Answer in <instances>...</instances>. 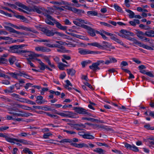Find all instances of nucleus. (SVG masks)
Returning a JSON list of instances; mask_svg holds the SVG:
<instances>
[{"label":"nucleus","instance_id":"obj_1","mask_svg":"<svg viewBox=\"0 0 154 154\" xmlns=\"http://www.w3.org/2000/svg\"><path fill=\"white\" fill-rule=\"evenodd\" d=\"M105 34L111 36L110 38L112 40L122 45L123 46L126 48H128V46L124 44L121 40L117 38L116 35L113 34L112 33H109L103 30L102 33V34H101L100 35L102 36V38L103 39L105 40H107L108 38L105 36Z\"/></svg>","mask_w":154,"mask_h":154},{"label":"nucleus","instance_id":"obj_2","mask_svg":"<svg viewBox=\"0 0 154 154\" xmlns=\"http://www.w3.org/2000/svg\"><path fill=\"white\" fill-rule=\"evenodd\" d=\"M88 45L97 47L102 50L106 49L110 47V44L106 41H103L101 44L97 42H94L88 43Z\"/></svg>","mask_w":154,"mask_h":154},{"label":"nucleus","instance_id":"obj_3","mask_svg":"<svg viewBox=\"0 0 154 154\" xmlns=\"http://www.w3.org/2000/svg\"><path fill=\"white\" fill-rule=\"evenodd\" d=\"M49 11H46L44 13V15L46 17V18L45 19V21L48 24L52 26L54 25V23L56 20L54 18L49 15Z\"/></svg>","mask_w":154,"mask_h":154},{"label":"nucleus","instance_id":"obj_4","mask_svg":"<svg viewBox=\"0 0 154 154\" xmlns=\"http://www.w3.org/2000/svg\"><path fill=\"white\" fill-rule=\"evenodd\" d=\"M56 42L57 44H46V46L50 48H58L63 47V46H62V45H71L73 47L75 46V45L74 44L71 45L69 44H67L64 42L61 41H56Z\"/></svg>","mask_w":154,"mask_h":154},{"label":"nucleus","instance_id":"obj_5","mask_svg":"<svg viewBox=\"0 0 154 154\" xmlns=\"http://www.w3.org/2000/svg\"><path fill=\"white\" fill-rule=\"evenodd\" d=\"M64 2L66 3V4L62 5L63 6H62V7H63L65 9L69 10L70 11H72L73 12L78 14H80L81 13H82V12L83 11L82 10H80L74 8H72L69 6V5L70 4L69 3L65 1H64Z\"/></svg>","mask_w":154,"mask_h":154},{"label":"nucleus","instance_id":"obj_6","mask_svg":"<svg viewBox=\"0 0 154 154\" xmlns=\"http://www.w3.org/2000/svg\"><path fill=\"white\" fill-rule=\"evenodd\" d=\"M21 53H25L24 55L26 57H29L30 59L40 56V54H35L34 52L26 50H22Z\"/></svg>","mask_w":154,"mask_h":154},{"label":"nucleus","instance_id":"obj_7","mask_svg":"<svg viewBox=\"0 0 154 154\" xmlns=\"http://www.w3.org/2000/svg\"><path fill=\"white\" fill-rule=\"evenodd\" d=\"M118 35L121 37L125 38H126L128 36H134V34L133 32L125 29H122L120 31Z\"/></svg>","mask_w":154,"mask_h":154},{"label":"nucleus","instance_id":"obj_8","mask_svg":"<svg viewBox=\"0 0 154 154\" xmlns=\"http://www.w3.org/2000/svg\"><path fill=\"white\" fill-rule=\"evenodd\" d=\"M14 27L17 29H23L26 31H30L35 33H38L37 31L29 27H26L22 25H20L19 26H17L14 25Z\"/></svg>","mask_w":154,"mask_h":154},{"label":"nucleus","instance_id":"obj_9","mask_svg":"<svg viewBox=\"0 0 154 154\" xmlns=\"http://www.w3.org/2000/svg\"><path fill=\"white\" fill-rule=\"evenodd\" d=\"M136 34L137 36L140 39L142 40L143 41H145L147 42L149 41V38H147L144 36L146 35L145 33L143 32L139 31L138 30H135Z\"/></svg>","mask_w":154,"mask_h":154},{"label":"nucleus","instance_id":"obj_10","mask_svg":"<svg viewBox=\"0 0 154 154\" xmlns=\"http://www.w3.org/2000/svg\"><path fill=\"white\" fill-rule=\"evenodd\" d=\"M79 53L82 55L87 54H97L100 53L99 52L97 51H93L88 50L85 49L79 48Z\"/></svg>","mask_w":154,"mask_h":154},{"label":"nucleus","instance_id":"obj_11","mask_svg":"<svg viewBox=\"0 0 154 154\" xmlns=\"http://www.w3.org/2000/svg\"><path fill=\"white\" fill-rule=\"evenodd\" d=\"M104 63V61L103 60H98L96 62L93 63L90 66L89 68L93 71H95L97 69H100L99 66L101 63Z\"/></svg>","mask_w":154,"mask_h":154},{"label":"nucleus","instance_id":"obj_12","mask_svg":"<svg viewBox=\"0 0 154 154\" xmlns=\"http://www.w3.org/2000/svg\"><path fill=\"white\" fill-rule=\"evenodd\" d=\"M83 28L87 30V32L91 36H95V31L94 29L87 25H83Z\"/></svg>","mask_w":154,"mask_h":154},{"label":"nucleus","instance_id":"obj_13","mask_svg":"<svg viewBox=\"0 0 154 154\" xmlns=\"http://www.w3.org/2000/svg\"><path fill=\"white\" fill-rule=\"evenodd\" d=\"M35 50L37 51H41L42 52H49L51 50L47 47L42 46H38L35 47Z\"/></svg>","mask_w":154,"mask_h":154},{"label":"nucleus","instance_id":"obj_14","mask_svg":"<svg viewBox=\"0 0 154 154\" xmlns=\"http://www.w3.org/2000/svg\"><path fill=\"white\" fill-rule=\"evenodd\" d=\"M74 109L78 113L82 114H87L88 115L91 116V114L87 112L86 110L83 108L75 107L74 108Z\"/></svg>","mask_w":154,"mask_h":154},{"label":"nucleus","instance_id":"obj_15","mask_svg":"<svg viewBox=\"0 0 154 154\" xmlns=\"http://www.w3.org/2000/svg\"><path fill=\"white\" fill-rule=\"evenodd\" d=\"M15 141L21 143L23 145H29V142L27 140H24V139H17L16 138H11V141L10 143H13L14 144H15Z\"/></svg>","mask_w":154,"mask_h":154},{"label":"nucleus","instance_id":"obj_16","mask_svg":"<svg viewBox=\"0 0 154 154\" xmlns=\"http://www.w3.org/2000/svg\"><path fill=\"white\" fill-rule=\"evenodd\" d=\"M42 30L48 36H52L55 35V30H49L45 28H43Z\"/></svg>","mask_w":154,"mask_h":154},{"label":"nucleus","instance_id":"obj_17","mask_svg":"<svg viewBox=\"0 0 154 154\" xmlns=\"http://www.w3.org/2000/svg\"><path fill=\"white\" fill-rule=\"evenodd\" d=\"M17 46L16 45L10 46L9 48V51L10 52L14 53H21L22 50L17 49Z\"/></svg>","mask_w":154,"mask_h":154},{"label":"nucleus","instance_id":"obj_18","mask_svg":"<svg viewBox=\"0 0 154 154\" xmlns=\"http://www.w3.org/2000/svg\"><path fill=\"white\" fill-rule=\"evenodd\" d=\"M18 112H21V113H16L15 114V116H17L19 117H28L30 116H32V114L30 113H26L22 111H18Z\"/></svg>","mask_w":154,"mask_h":154},{"label":"nucleus","instance_id":"obj_19","mask_svg":"<svg viewBox=\"0 0 154 154\" xmlns=\"http://www.w3.org/2000/svg\"><path fill=\"white\" fill-rule=\"evenodd\" d=\"M117 62V60L114 57L111 56L109 57V59L106 60L105 61H104V63H102L103 64H105L106 65H109L110 63H115Z\"/></svg>","mask_w":154,"mask_h":154},{"label":"nucleus","instance_id":"obj_20","mask_svg":"<svg viewBox=\"0 0 154 154\" xmlns=\"http://www.w3.org/2000/svg\"><path fill=\"white\" fill-rule=\"evenodd\" d=\"M33 10L39 14H41L43 13V14L45 12L46 10H45L44 8L37 7V6H34L33 8Z\"/></svg>","mask_w":154,"mask_h":154},{"label":"nucleus","instance_id":"obj_21","mask_svg":"<svg viewBox=\"0 0 154 154\" xmlns=\"http://www.w3.org/2000/svg\"><path fill=\"white\" fill-rule=\"evenodd\" d=\"M63 112L66 113V117L72 118H78L75 113L71 111H65Z\"/></svg>","mask_w":154,"mask_h":154},{"label":"nucleus","instance_id":"obj_22","mask_svg":"<svg viewBox=\"0 0 154 154\" xmlns=\"http://www.w3.org/2000/svg\"><path fill=\"white\" fill-rule=\"evenodd\" d=\"M82 120H86L88 121H90L93 122H100L101 123H104L105 122L102 120H100L99 119H96L92 118H82Z\"/></svg>","mask_w":154,"mask_h":154},{"label":"nucleus","instance_id":"obj_23","mask_svg":"<svg viewBox=\"0 0 154 154\" xmlns=\"http://www.w3.org/2000/svg\"><path fill=\"white\" fill-rule=\"evenodd\" d=\"M6 28L11 33H15L18 35H23V33L19 31H17L11 27L7 26Z\"/></svg>","mask_w":154,"mask_h":154},{"label":"nucleus","instance_id":"obj_24","mask_svg":"<svg viewBox=\"0 0 154 154\" xmlns=\"http://www.w3.org/2000/svg\"><path fill=\"white\" fill-rule=\"evenodd\" d=\"M148 141L149 143L148 146L151 149H152L154 148V137H150L148 139Z\"/></svg>","mask_w":154,"mask_h":154},{"label":"nucleus","instance_id":"obj_25","mask_svg":"<svg viewBox=\"0 0 154 154\" xmlns=\"http://www.w3.org/2000/svg\"><path fill=\"white\" fill-rule=\"evenodd\" d=\"M36 102L38 104H42L45 103V100H43V97L41 96H38L36 97Z\"/></svg>","mask_w":154,"mask_h":154},{"label":"nucleus","instance_id":"obj_26","mask_svg":"<svg viewBox=\"0 0 154 154\" xmlns=\"http://www.w3.org/2000/svg\"><path fill=\"white\" fill-rule=\"evenodd\" d=\"M74 146L75 147L79 148H82V147L88 148V145L84 143H75L74 144Z\"/></svg>","mask_w":154,"mask_h":154},{"label":"nucleus","instance_id":"obj_27","mask_svg":"<svg viewBox=\"0 0 154 154\" xmlns=\"http://www.w3.org/2000/svg\"><path fill=\"white\" fill-rule=\"evenodd\" d=\"M50 3L54 5H57L58 6H60L63 4H66V3L64 2V1L60 0L58 1H51Z\"/></svg>","mask_w":154,"mask_h":154},{"label":"nucleus","instance_id":"obj_28","mask_svg":"<svg viewBox=\"0 0 154 154\" xmlns=\"http://www.w3.org/2000/svg\"><path fill=\"white\" fill-rule=\"evenodd\" d=\"M56 24V27L58 28L63 30H65L66 29V26H63L61 25L58 22L55 20V22L54 23V24Z\"/></svg>","mask_w":154,"mask_h":154},{"label":"nucleus","instance_id":"obj_29","mask_svg":"<svg viewBox=\"0 0 154 154\" xmlns=\"http://www.w3.org/2000/svg\"><path fill=\"white\" fill-rule=\"evenodd\" d=\"M15 4L18 6L21 7L23 8L26 10L30 11L29 8L28 7L24 5L21 3L20 2H16L15 3Z\"/></svg>","mask_w":154,"mask_h":154},{"label":"nucleus","instance_id":"obj_30","mask_svg":"<svg viewBox=\"0 0 154 154\" xmlns=\"http://www.w3.org/2000/svg\"><path fill=\"white\" fill-rule=\"evenodd\" d=\"M145 35L149 37H154V31L150 30L145 32Z\"/></svg>","mask_w":154,"mask_h":154},{"label":"nucleus","instance_id":"obj_31","mask_svg":"<svg viewBox=\"0 0 154 154\" xmlns=\"http://www.w3.org/2000/svg\"><path fill=\"white\" fill-rule=\"evenodd\" d=\"M43 58L48 63V64L52 68H54V64L51 63L50 60H49L48 57L47 56H44L43 57Z\"/></svg>","mask_w":154,"mask_h":154},{"label":"nucleus","instance_id":"obj_32","mask_svg":"<svg viewBox=\"0 0 154 154\" xmlns=\"http://www.w3.org/2000/svg\"><path fill=\"white\" fill-rule=\"evenodd\" d=\"M36 60L38 61V63L40 64V66L39 68L41 70H44L46 66L40 60L37 59Z\"/></svg>","mask_w":154,"mask_h":154},{"label":"nucleus","instance_id":"obj_33","mask_svg":"<svg viewBox=\"0 0 154 154\" xmlns=\"http://www.w3.org/2000/svg\"><path fill=\"white\" fill-rule=\"evenodd\" d=\"M78 20L79 21V23L81 25V26H82L83 28V25H84L83 24H90L89 22H88L86 20H82L81 19H78Z\"/></svg>","mask_w":154,"mask_h":154},{"label":"nucleus","instance_id":"obj_34","mask_svg":"<svg viewBox=\"0 0 154 154\" xmlns=\"http://www.w3.org/2000/svg\"><path fill=\"white\" fill-rule=\"evenodd\" d=\"M15 17L17 18L20 19L22 20L23 22H26L27 21V19L23 16L20 15H15Z\"/></svg>","mask_w":154,"mask_h":154},{"label":"nucleus","instance_id":"obj_35","mask_svg":"<svg viewBox=\"0 0 154 154\" xmlns=\"http://www.w3.org/2000/svg\"><path fill=\"white\" fill-rule=\"evenodd\" d=\"M129 23L131 25L134 26H136L137 24H140V21L139 20L134 19L133 21H130Z\"/></svg>","mask_w":154,"mask_h":154},{"label":"nucleus","instance_id":"obj_36","mask_svg":"<svg viewBox=\"0 0 154 154\" xmlns=\"http://www.w3.org/2000/svg\"><path fill=\"white\" fill-rule=\"evenodd\" d=\"M0 137L5 138L6 140L8 142L10 143L11 138L6 135H4L2 133H0Z\"/></svg>","mask_w":154,"mask_h":154},{"label":"nucleus","instance_id":"obj_37","mask_svg":"<svg viewBox=\"0 0 154 154\" xmlns=\"http://www.w3.org/2000/svg\"><path fill=\"white\" fill-rule=\"evenodd\" d=\"M87 14L88 16H95L97 15V12L95 11H89L87 12Z\"/></svg>","mask_w":154,"mask_h":154},{"label":"nucleus","instance_id":"obj_38","mask_svg":"<svg viewBox=\"0 0 154 154\" xmlns=\"http://www.w3.org/2000/svg\"><path fill=\"white\" fill-rule=\"evenodd\" d=\"M51 40L49 39H35L34 40V41L35 42H50Z\"/></svg>","mask_w":154,"mask_h":154},{"label":"nucleus","instance_id":"obj_39","mask_svg":"<svg viewBox=\"0 0 154 154\" xmlns=\"http://www.w3.org/2000/svg\"><path fill=\"white\" fill-rule=\"evenodd\" d=\"M113 7L114 8L119 12L121 13H123V11L122 10L121 8L119 7V5H117L116 4H114L113 5Z\"/></svg>","mask_w":154,"mask_h":154},{"label":"nucleus","instance_id":"obj_40","mask_svg":"<svg viewBox=\"0 0 154 154\" xmlns=\"http://www.w3.org/2000/svg\"><path fill=\"white\" fill-rule=\"evenodd\" d=\"M75 37L84 40H89V38L86 36L81 35H75Z\"/></svg>","mask_w":154,"mask_h":154},{"label":"nucleus","instance_id":"obj_41","mask_svg":"<svg viewBox=\"0 0 154 154\" xmlns=\"http://www.w3.org/2000/svg\"><path fill=\"white\" fill-rule=\"evenodd\" d=\"M16 60V57L13 56H11L8 59V61L11 65L13 64Z\"/></svg>","mask_w":154,"mask_h":154},{"label":"nucleus","instance_id":"obj_42","mask_svg":"<svg viewBox=\"0 0 154 154\" xmlns=\"http://www.w3.org/2000/svg\"><path fill=\"white\" fill-rule=\"evenodd\" d=\"M43 110L45 111H57V110L54 109H53L51 108H49L48 106L47 105H45V106H43Z\"/></svg>","mask_w":154,"mask_h":154},{"label":"nucleus","instance_id":"obj_43","mask_svg":"<svg viewBox=\"0 0 154 154\" xmlns=\"http://www.w3.org/2000/svg\"><path fill=\"white\" fill-rule=\"evenodd\" d=\"M55 34H57V35L63 38H67V36L64 34L63 33L60 32L55 31Z\"/></svg>","mask_w":154,"mask_h":154},{"label":"nucleus","instance_id":"obj_44","mask_svg":"<svg viewBox=\"0 0 154 154\" xmlns=\"http://www.w3.org/2000/svg\"><path fill=\"white\" fill-rule=\"evenodd\" d=\"M83 137L84 138L87 139H93L94 137L89 134H85L83 135Z\"/></svg>","mask_w":154,"mask_h":154},{"label":"nucleus","instance_id":"obj_45","mask_svg":"<svg viewBox=\"0 0 154 154\" xmlns=\"http://www.w3.org/2000/svg\"><path fill=\"white\" fill-rule=\"evenodd\" d=\"M94 151L100 154H104L105 152L104 150L100 148H97L94 150Z\"/></svg>","mask_w":154,"mask_h":154},{"label":"nucleus","instance_id":"obj_46","mask_svg":"<svg viewBox=\"0 0 154 154\" xmlns=\"http://www.w3.org/2000/svg\"><path fill=\"white\" fill-rule=\"evenodd\" d=\"M67 66V65H65L62 63H58V67L61 70H63L64 69V68L65 67Z\"/></svg>","mask_w":154,"mask_h":154},{"label":"nucleus","instance_id":"obj_47","mask_svg":"<svg viewBox=\"0 0 154 154\" xmlns=\"http://www.w3.org/2000/svg\"><path fill=\"white\" fill-rule=\"evenodd\" d=\"M67 73L71 75H73L75 73V71L73 69H67Z\"/></svg>","mask_w":154,"mask_h":154},{"label":"nucleus","instance_id":"obj_48","mask_svg":"<svg viewBox=\"0 0 154 154\" xmlns=\"http://www.w3.org/2000/svg\"><path fill=\"white\" fill-rule=\"evenodd\" d=\"M126 11L129 14V17L131 18H134V12L132 11L131 10L129 9H126Z\"/></svg>","mask_w":154,"mask_h":154},{"label":"nucleus","instance_id":"obj_49","mask_svg":"<svg viewBox=\"0 0 154 154\" xmlns=\"http://www.w3.org/2000/svg\"><path fill=\"white\" fill-rule=\"evenodd\" d=\"M5 37H6L9 38L7 40H5V41H7L4 42V43L5 44H10L13 43V38H12L8 37V36H5Z\"/></svg>","mask_w":154,"mask_h":154},{"label":"nucleus","instance_id":"obj_50","mask_svg":"<svg viewBox=\"0 0 154 154\" xmlns=\"http://www.w3.org/2000/svg\"><path fill=\"white\" fill-rule=\"evenodd\" d=\"M8 63V60L5 58L1 57L0 58V64H6Z\"/></svg>","mask_w":154,"mask_h":154},{"label":"nucleus","instance_id":"obj_51","mask_svg":"<svg viewBox=\"0 0 154 154\" xmlns=\"http://www.w3.org/2000/svg\"><path fill=\"white\" fill-rule=\"evenodd\" d=\"M7 74H9L13 78L17 79V72L8 73Z\"/></svg>","mask_w":154,"mask_h":154},{"label":"nucleus","instance_id":"obj_52","mask_svg":"<svg viewBox=\"0 0 154 154\" xmlns=\"http://www.w3.org/2000/svg\"><path fill=\"white\" fill-rule=\"evenodd\" d=\"M0 13L2 14H4V15L11 17H12L11 14H9L7 12H5L3 10H0Z\"/></svg>","mask_w":154,"mask_h":154},{"label":"nucleus","instance_id":"obj_53","mask_svg":"<svg viewBox=\"0 0 154 154\" xmlns=\"http://www.w3.org/2000/svg\"><path fill=\"white\" fill-rule=\"evenodd\" d=\"M52 135V134L50 132L46 133L43 134V137L44 139H47L49 137Z\"/></svg>","mask_w":154,"mask_h":154},{"label":"nucleus","instance_id":"obj_54","mask_svg":"<svg viewBox=\"0 0 154 154\" xmlns=\"http://www.w3.org/2000/svg\"><path fill=\"white\" fill-rule=\"evenodd\" d=\"M55 113L56 114L61 116L66 117V113L65 112H58L57 111H55Z\"/></svg>","mask_w":154,"mask_h":154},{"label":"nucleus","instance_id":"obj_55","mask_svg":"<svg viewBox=\"0 0 154 154\" xmlns=\"http://www.w3.org/2000/svg\"><path fill=\"white\" fill-rule=\"evenodd\" d=\"M23 77L30 80H32V77L31 76L29 75L28 74L25 72H24V74H23Z\"/></svg>","mask_w":154,"mask_h":154},{"label":"nucleus","instance_id":"obj_56","mask_svg":"<svg viewBox=\"0 0 154 154\" xmlns=\"http://www.w3.org/2000/svg\"><path fill=\"white\" fill-rule=\"evenodd\" d=\"M23 151L25 153H28L29 154H33L32 152L30 150V149L28 148H24Z\"/></svg>","mask_w":154,"mask_h":154},{"label":"nucleus","instance_id":"obj_57","mask_svg":"<svg viewBox=\"0 0 154 154\" xmlns=\"http://www.w3.org/2000/svg\"><path fill=\"white\" fill-rule=\"evenodd\" d=\"M131 150L135 152H137L139 151L138 148L137 146L133 145H132Z\"/></svg>","mask_w":154,"mask_h":154},{"label":"nucleus","instance_id":"obj_58","mask_svg":"<svg viewBox=\"0 0 154 154\" xmlns=\"http://www.w3.org/2000/svg\"><path fill=\"white\" fill-rule=\"evenodd\" d=\"M57 51L60 53H63L65 52V48L63 46L57 49Z\"/></svg>","mask_w":154,"mask_h":154},{"label":"nucleus","instance_id":"obj_59","mask_svg":"<svg viewBox=\"0 0 154 154\" xmlns=\"http://www.w3.org/2000/svg\"><path fill=\"white\" fill-rule=\"evenodd\" d=\"M63 131L66 132L67 134H76V133L75 131H73L64 130Z\"/></svg>","mask_w":154,"mask_h":154},{"label":"nucleus","instance_id":"obj_60","mask_svg":"<svg viewBox=\"0 0 154 154\" xmlns=\"http://www.w3.org/2000/svg\"><path fill=\"white\" fill-rule=\"evenodd\" d=\"M66 84L65 86V88H67L69 87V86H72V85L69 80H66Z\"/></svg>","mask_w":154,"mask_h":154},{"label":"nucleus","instance_id":"obj_61","mask_svg":"<svg viewBox=\"0 0 154 154\" xmlns=\"http://www.w3.org/2000/svg\"><path fill=\"white\" fill-rule=\"evenodd\" d=\"M96 144L98 146H106L107 147H108V145H107V144H106V143H100V142H97L96 143Z\"/></svg>","mask_w":154,"mask_h":154},{"label":"nucleus","instance_id":"obj_62","mask_svg":"<svg viewBox=\"0 0 154 154\" xmlns=\"http://www.w3.org/2000/svg\"><path fill=\"white\" fill-rule=\"evenodd\" d=\"M144 127L147 129L154 130L153 128H151L149 124H146L144 125Z\"/></svg>","mask_w":154,"mask_h":154},{"label":"nucleus","instance_id":"obj_63","mask_svg":"<svg viewBox=\"0 0 154 154\" xmlns=\"http://www.w3.org/2000/svg\"><path fill=\"white\" fill-rule=\"evenodd\" d=\"M0 77H3L4 78L9 79V77L7 75H5V74L1 73L0 72Z\"/></svg>","mask_w":154,"mask_h":154},{"label":"nucleus","instance_id":"obj_64","mask_svg":"<svg viewBox=\"0 0 154 154\" xmlns=\"http://www.w3.org/2000/svg\"><path fill=\"white\" fill-rule=\"evenodd\" d=\"M62 58L67 60H69L71 59V57L69 56L64 54L62 55Z\"/></svg>","mask_w":154,"mask_h":154}]
</instances>
